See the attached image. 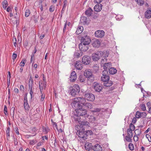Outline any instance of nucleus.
<instances>
[{
    "label": "nucleus",
    "instance_id": "f257e3e1",
    "mask_svg": "<svg viewBox=\"0 0 151 151\" xmlns=\"http://www.w3.org/2000/svg\"><path fill=\"white\" fill-rule=\"evenodd\" d=\"M77 118H75V120L77 122L78 121V123L79 124H77L76 125L75 127L76 130H77V133H78L79 131H83L84 130V129L83 128V126H85L86 127H89L90 124L89 122L85 121H79L78 120V119H79V117L77 116Z\"/></svg>",
    "mask_w": 151,
    "mask_h": 151
},
{
    "label": "nucleus",
    "instance_id": "f03ea898",
    "mask_svg": "<svg viewBox=\"0 0 151 151\" xmlns=\"http://www.w3.org/2000/svg\"><path fill=\"white\" fill-rule=\"evenodd\" d=\"M86 99L83 97H78L74 99L73 100V102L71 103V105L73 107H76L79 106V103L84 105L86 102Z\"/></svg>",
    "mask_w": 151,
    "mask_h": 151
},
{
    "label": "nucleus",
    "instance_id": "7ed1b4c3",
    "mask_svg": "<svg viewBox=\"0 0 151 151\" xmlns=\"http://www.w3.org/2000/svg\"><path fill=\"white\" fill-rule=\"evenodd\" d=\"M84 131L83 130V131H79V132L77 133L79 137L85 139L87 138L88 135H91L92 134V132L91 130H87L84 132Z\"/></svg>",
    "mask_w": 151,
    "mask_h": 151
},
{
    "label": "nucleus",
    "instance_id": "20e7f679",
    "mask_svg": "<svg viewBox=\"0 0 151 151\" xmlns=\"http://www.w3.org/2000/svg\"><path fill=\"white\" fill-rule=\"evenodd\" d=\"M84 75L85 76L88 78V80L90 81L91 82H93V81L94 77L90 69L86 70L84 72Z\"/></svg>",
    "mask_w": 151,
    "mask_h": 151
},
{
    "label": "nucleus",
    "instance_id": "39448f33",
    "mask_svg": "<svg viewBox=\"0 0 151 151\" xmlns=\"http://www.w3.org/2000/svg\"><path fill=\"white\" fill-rule=\"evenodd\" d=\"M73 88L70 91L72 96H74L79 93L80 91V88L79 85L75 84L73 86Z\"/></svg>",
    "mask_w": 151,
    "mask_h": 151
},
{
    "label": "nucleus",
    "instance_id": "423d86ee",
    "mask_svg": "<svg viewBox=\"0 0 151 151\" xmlns=\"http://www.w3.org/2000/svg\"><path fill=\"white\" fill-rule=\"evenodd\" d=\"M102 76L101 77V80L104 82H107L109 80V77L108 75V71L106 70H104L102 72Z\"/></svg>",
    "mask_w": 151,
    "mask_h": 151
},
{
    "label": "nucleus",
    "instance_id": "0eeeda50",
    "mask_svg": "<svg viewBox=\"0 0 151 151\" xmlns=\"http://www.w3.org/2000/svg\"><path fill=\"white\" fill-rule=\"evenodd\" d=\"M102 51H98L96 53H93L92 54V57L93 60L94 61H97L101 57V55L102 54Z\"/></svg>",
    "mask_w": 151,
    "mask_h": 151
},
{
    "label": "nucleus",
    "instance_id": "6e6552de",
    "mask_svg": "<svg viewBox=\"0 0 151 151\" xmlns=\"http://www.w3.org/2000/svg\"><path fill=\"white\" fill-rule=\"evenodd\" d=\"M76 111L77 114L80 116H83L86 114V110L82 108L81 106H78L76 109Z\"/></svg>",
    "mask_w": 151,
    "mask_h": 151
},
{
    "label": "nucleus",
    "instance_id": "1a4fd4ad",
    "mask_svg": "<svg viewBox=\"0 0 151 151\" xmlns=\"http://www.w3.org/2000/svg\"><path fill=\"white\" fill-rule=\"evenodd\" d=\"M91 42V39L89 36L86 35L84 36H83L81 37V43L89 44Z\"/></svg>",
    "mask_w": 151,
    "mask_h": 151
},
{
    "label": "nucleus",
    "instance_id": "9d476101",
    "mask_svg": "<svg viewBox=\"0 0 151 151\" xmlns=\"http://www.w3.org/2000/svg\"><path fill=\"white\" fill-rule=\"evenodd\" d=\"M84 97L88 101H93L95 99L94 95L92 93H86Z\"/></svg>",
    "mask_w": 151,
    "mask_h": 151
},
{
    "label": "nucleus",
    "instance_id": "9b49d317",
    "mask_svg": "<svg viewBox=\"0 0 151 151\" xmlns=\"http://www.w3.org/2000/svg\"><path fill=\"white\" fill-rule=\"evenodd\" d=\"M82 62L85 65H88L91 62V58L90 56L87 55L84 56L82 59Z\"/></svg>",
    "mask_w": 151,
    "mask_h": 151
},
{
    "label": "nucleus",
    "instance_id": "f8f14e48",
    "mask_svg": "<svg viewBox=\"0 0 151 151\" xmlns=\"http://www.w3.org/2000/svg\"><path fill=\"white\" fill-rule=\"evenodd\" d=\"M89 44L81 43L79 45V47L81 50L85 51L88 49Z\"/></svg>",
    "mask_w": 151,
    "mask_h": 151
},
{
    "label": "nucleus",
    "instance_id": "ddd939ff",
    "mask_svg": "<svg viewBox=\"0 0 151 151\" xmlns=\"http://www.w3.org/2000/svg\"><path fill=\"white\" fill-rule=\"evenodd\" d=\"M96 37L99 38H101L103 37L104 35V32L103 30H98L95 33Z\"/></svg>",
    "mask_w": 151,
    "mask_h": 151
},
{
    "label": "nucleus",
    "instance_id": "4468645a",
    "mask_svg": "<svg viewBox=\"0 0 151 151\" xmlns=\"http://www.w3.org/2000/svg\"><path fill=\"white\" fill-rule=\"evenodd\" d=\"M95 91L97 92H100L102 89V86L99 83H95L93 85Z\"/></svg>",
    "mask_w": 151,
    "mask_h": 151
},
{
    "label": "nucleus",
    "instance_id": "2eb2a0df",
    "mask_svg": "<svg viewBox=\"0 0 151 151\" xmlns=\"http://www.w3.org/2000/svg\"><path fill=\"white\" fill-rule=\"evenodd\" d=\"M147 114L145 112H140L139 111H137L135 117L137 118H139L141 117L145 118Z\"/></svg>",
    "mask_w": 151,
    "mask_h": 151
},
{
    "label": "nucleus",
    "instance_id": "dca6fc26",
    "mask_svg": "<svg viewBox=\"0 0 151 151\" xmlns=\"http://www.w3.org/2000/svg\"><path fill=\"white\" fill-rule=\"evenodd\" d=\"M70 80L71 82H73L75 81L77 78V74L75 71L72 72L70 76Z\"/></svg>",
    "mask_w": 151,
    "mask_h": 151
},
{
    "label": "nucleus",
    "instance_id": "f3484780",
    "mask_svg": "<svg viewBox=\"0 0 151 151\" xmlns=\"http://www.w3.org/2000/svg\"><path fill=\"white\" fill-rule=\"evenodd\" d=\"M101 44L100 41L99 40L97 39H94L93 40L92 45L94 47H99Z\"/></svg>",
    "mask_w": 151,
    "mask_h": 151
},
{
    "label": "nucleus",
    "instance_id": "a211bd4d",
    "mask_svg": "<svg viewBox=\"0 0 151 151\" xmlns=\"http://www.w3.org/2000/svg\"><path fill=\"white\" fill-rule=\"evenodd\" d=\"M75 67L77 69L81 70L82 68L83 65L80 61H77L75 63Z\"/></svg>",
    "mask_w": 151,
    "mask_h": 151
},
{
    "label": "nucleus",
    "instance_id": "6ab92c4d",
    "mask_svg": "<svg viewBox=\"0 0 151 151\" xmlns=\"http://www.w3.org/2000/svg\"><path fill=\"white\" fill-rule=\"evenodd\" d=\"M95 151H102V148L101 146L99 144H96L93 147Z\"/></svg>",
    "mask_w": 151,
    "mask_h": 151
},
{
    "label": "nucleus",
    "instance_id": "aec40b11",
    "mask_svg": "<svg viewBox=\"0 0 151 151\" xmlns=\"http://www.w3.org/2000/svg\"><path fill=\"white\" fill-rule=\"evenodd\" d=\"M102 7V5L101 4H97L94 7V10L95 11L99 12L101 10Z\"/></svg>",
    "mask_w": 151,
    "mask_h": 151
},
{
    "label": "nucleus",
    "instance_id": "412c9836",
    "mask_svg": "<svg viewBox=\"0 0 151 151\" xmlns=\"http://www.w3.org/2000/svg\"><path fill=\"white\" fill-rule=\"evenodd\" d=\"M145 17L147 19L151 17V9L147 10L145 12Z\"/></svg>",
    "mask_w": 151,
    "mask_h": 151
},
{
    "label": "nucleus",
    "instance_id": "4be33fe9",
    "mask_svg": "<svg viewBox=\"0 0 151 151\" xmlns=\"http://www.w3.org/2000/svg\"><path fill=\"white\" fill-rule=\"evenodd\" d=\"M103 65L104 70H107V68H110L111 66V63H106Z\"/></svg>",
    "mask_w": 151,
    "mask_h": 151
},
{
    "label": "nucleus",
    "instance_id": "5701e85b",
    "mask_svg": "<svg viewBox=\"0 0 151 151\" xmlns=\"http://www.w3.org/2000/svg\"><path fill=\"white\" fill-rule=\"evenodd\" d=\"M109 72L110 74L113 75L116 73L117 70L116 68L114 67H110L109 69Z\"/></svg>",
    "mask_w": 151,
    "mask_h": 151
},
{
    "label": "nucleus",
    "instance_id": "b1692460",
    "mask_svg": "<svg viewBox=\"0 0 151 151\" xmlns=\"http://www.w3.org/2000/svg\"><path fill=\"white\" fill-rule=\"evenodd\" d=\"M83 30V27L82 26L78 27L76 32V33L77 35H79L82 33Z\"/></svg>",
    "mask_w": 151,
    "mask_h": 151
},
{
    "label": "nucleus",
    "instance_id": "393cba45",
    "mask_svg": "<svg viewBox=\"0 0 151 151\" xmlns=\"http://www.w3.org/2000/svg\"><path fill=\"white\" fill-rule=\"evenodd\" d=\"M93 10L91 8H89L85 12L86 14L88 16L91 15Z\"/></svg>",
    "mask_w": 151,
    "mask_h": 151
},
{
    "label": "nucleus",
    "instance_id": "a878e982",
    "mask_svg": "<svg viewBox=\"0 0 151 151\" xmlns=\"http://www.w3.org/2000/svg\"><path fill=\"white\" fill-rule=\"evenodd\" d=\"M29 89H30L29 93L31 95V98H32L33 97V88L32 86V85H30V84H29Z\"/></svg>",
    "mask_w": 151,
    "mask_h": 151
},
{
    "label": "nucleus",
    "instance_id": "bb28decb",
    "mask_svg": "<svg viewBox=\"0 0 151 151\" xmlns=\"http://www.w3.org/2000/svg\"><path fill=\"white\" fill-rule=\"evenodd\" d=\"M91 144L88 142H87L85 145V148L86 150H88L90 149H91Z\"/></svg>",
    "mask_w": 151,
    "mask_h": 151
},
{
    "label": "nucleus",
    "instance_id": "cd10ccee",
    "mask_svg": "<svg viewBox=\"0 0 151 151\" xmlns=\"http://www.w3.org/2000/svg\"><path fill=\"white\" fill-rule=\"evenodd\" d=\"M82 55V52H76L74 53V56L75 57L79 58Z\"/></svg>",
    "mask_w": 151,
    "mask_h": 151
},
{
    "label": "nucleus",
    "instance_id": "c85d7f7f",
    "mask_svg": "<svg viewBox=\"0 0 151 151\" xmlns=\"http://www.w3.org/2000/svg\"><path fill=\"white\" fill-rule=\"evenodd\" d=\"M83 106L86 107L87 108L89 109H91L92 108V105L88 103H86Z\"/></svg>",
    "mask_w": 151,
    "mask_h": 151
},
{
    "label": "nucleus",
    "instance_id": "c756f323",
    "mask_svg": "<svg viewBox=\"0 0 151 151\" xmlns=\"http://www.w3.org/2000/svg\"><path fill=\"white\" fill-rule=\"evenodd\" d=\"M102 54L101 55V57H103L104 58H106L107 57L109 54V53L108 51H106L104 52H102Z\"/></svg>",
    "mask_w": 151,
    "mask_h": 151
},
{
    "label": "nucleus",
    "instance_id": "7c9ffc66",
    "mask_svg": "<svg viewBox=\"0 0 151 151\" xmlns=\"http://www.w3.org/2000/svg\"><path fill=\"white\" fill-rule=\"evenodd\" d=\"M112 83L111 81L108 80L107 82H104V85L106 87H109L112 85Z\"/></svg>",
    "mask_w": 151,
    "mask_h": 151
},
{
    "label": "nucleus",
    "instance_id": "2f4dec72",
    "mask_svg": "<svg viewBox=\"0 0 151 151\" xmlns=\"http://www.w3.org/2000/svg\"><path fill=\"white\" fill-rule=\"evenodd\" d=\"M8 2L6 0H4L2 2V6L4 9H5L8 6Z\"/></svg>",
    "mask_w": 151,
    "mask_h": 151
},
{
    "label": "nucleus",
    "instance_id": "473e14b6",
    "mask_svg": "<svg viewBox=\"0 0 151 151\" xmlns=\"http://www.w3.org/2000/svg\"><path fill=\"white\" fill-rule=\"evenodd\" d=\"M132 137H131V136H129L127 135L125 137V139L128 142H132V140L131 139V138Z\"/></svg>",
    "mask_w": 151,
    "mask_h": 151
},
{
    "label": "nucleus",
    "instance_id": "72a5a7b5",
    "mask_svg": "<svg viewBox=\"0 0 151 151\" xmlns=\"http://www.w3.org/2000/svg\"><path fill=\"white\" fill-rule=\"evenodd\" d=\"M80 20L82 23L85 24L86 22L87 18L86 17H81Z\"/></svg>",
    "mask_w": 151,
    "mask_h": 151
},
{
    "label": "nucleus",
    "instance_id": "f704fd0d",
    "mask_svg": "<svg viewBox=\"0 0 151 151\" xmlns=\"http://www.w3.org/2000/svg\"><path fill=\"white\" fill-rule=\"evenodd\" d=\"M24 109L26 110H28L29 109V107L27 102H24Z\"/></svg>",
    "mask_w": 151,
    "mask_h": 151
},
{
    "label": "nucleus",
    "instance_id": "c9c22d12",
    "mask_svg": "<svg viewBox=\"0 0 151 151\" xmlns=\"http://www.w3.org/2000/svg\"><path fill=\"white\" fill-rule=\"evenodd\" d=\"M127 136L133 137V133L132 131L127 129Z\"/></svg>",
    "mask_w": 151,
    "mask_h": 151
},
{
    "label": "nucleus",
    "instance_id": "e433bc0d",
    "mask_svg": "<svg viewBox=\"0 0 151 151\" xmlns=\"http://www.w3.org/2000/svg\"><path fill=\"white\" fill-rule=\"evenodd\" d=\"M26 60H22L21 62L19 64L22 67H24L25 65V63H26Z\"/></svg>",
    "mask_w": 151,
    "mask_h": 151
},
{
    "label": "nucleus",
    "instance_id": "4c0bfd02",
    "mask_svg": "<svg viewBox=\"0 0 151 151\" xmlns=\"http://www.w3.org/2000/svg\"><path fill=\"white\" fill-rule=\"evenodd\" d=\"M128 129L132 131H133L135 129V126L133 124L131 123L129 125V128Z\"/></svg>",
    "mask_w": 151,
    "mask_h": 151
},
{
    "label": "nucleus",
    "instance_id": "58836bf2",
    "mask_svg": "<svg viewBox=\"0 0 151 151\" xmlns=\"http://www.w3.org/2000/svg\"><path fill=\"white\" fill-rule=\"evenodd\" d=\"M137 3L140 5H142L144 3L143 0H135Z\"/></svg>",
    "mask_w": 151,
    "mask_h": 151
},
{
    "label": "nucleus",
    "instance_id": "ea45409f",
    "mask_svg": "<svg viewBox=\"0 0 151 151\" xmlns=\"http://www.w3.org/2000/svg\"><path fill=\"white\" fill-rule=\"evenodd\" d=\"M129 148L131 150H133L134 149V145L132 143H129Z\"/></svg>",
    "mask_w": 151,
    "mask_h": 151
},
{
    "label": "nucleus",
    "instance_id": "a19ab883",
    "mask_svg": "<svg viewBox=\"0 0 151 151\" xmlns=\"http://www.w3.org/2000/svg\"><path fill=\"white\" fill-rule=\"evenodd\" d=\"M140 107L141 109L143 111H145L146 110V107L145 105L144 104H141Z\"/></svg>",
    "mask_w": 151,
    "mask_h": 151
},
{
    "label": "nucleus",
    "instance_id": "79ce46f5",
    "mask_svg": "<svg viewBox=\"0 0 151 151\" xmlns=\"http://www.w3.org/2000/svg\"><path fill=\"white\" fill-rule=\"evenodd\" d=\"M30 13V12L29 9L26 10L25 14V16L26 17H28Z\"/></svg>",
    "mask_w": 151,
    "mask_h": 151
},
{
    "label": "nucleus",
    "instance_id": "37998d69",
    "mask_svg": "<svg viewBox=\"0 0 151 151\" xmlns=\"http://www.w3.org/2000/svg\"><path fill=\"white\" fill-rule=\"evenodd\" d=\"M40 84H41V86H42V88H44V89H45V88L46 87V82H44V83H42V82H39V86H40Z\"/></svg>",
    "mask_w": 151,
    "mask_h": 151
},
{
    "label": "nucleus",
    "instance_id": "c03bdc74",
    "mask_svg": "<svg viewBox=\"0 0 151 151\" xmlns=\"http://www.w3.org/2000/svg\"><path fill=\"white\" fill-rule=\"evenodd\" d=\"M123 17V16L122 15H118L116 17V19L117 20H120Z\"/></svg>",
    "mask_w": 151,
    "mask_h": 151
},
{
    "label": "nucleus",
    "instance_id": "a18cd8bd",
    "mask_svg": "<svg viewBox=\"0 0 151 151\" xmlns=\"http://www.w3.org/2000/svg\"><path fill=\"white\" fill-rule=\"evenodd\" d=\"M107 62V59L106 58H102L101 60V63L102 64H104L106 63Z\"/></svg>",
    "mask_w": 151,
    "mask_h": 151
},
{
    "label": "nucleus",
    "instance_id": "49530a36",
    "mask_svg": "<svg viewBox=\"0 0 151 151\" xmlns=\"http://www.w3.org/2000/svg\"><path fill=\"white\" fill-rule=\"evenodd\" d=\"M79 80L80 82L82 83H84L85 82L86 79L83 77H80Z\"/></svg>",
    "mask_w": 151,
    "mask_h": 151
},
{
    "label": "nucleus",
    "instance_id": "de8ad7c7",
    "mask_svg": "<svg viewBox=\"0 0 151 151\" xmlns=\"http://www.w3.org/2000/svg\"><path fill=\"white\" fill-rule=\"evenodd\" d=\"M146 137L148 141L149 142H151V137L150 134H147L146 135Z\"/></svg>",
    "mask_w": 151,
    "mask_h": 151
},
{
    "label": "nucleus",
    "instance_id": "09e8293b",
    "mask_svg": "<svg viewBox=\"0 0 151 151\" xmlns=\"http://www.w3.org/2000/svg\"><path fill=\"white\" fill-rule=\"evenodd\" d=\"M63 9L65 8L66 6L67 1V0H63Z\"/></svg>",
    "mask_w": 151,
    "mask_h": 151
},
{
    "label": "nucleus",
    "instance_id": "8fccbe9b",
    "mask_svg": "<svg viewBox=\"0 0 151 151\" xmlns=\"http://www.w3.org/2000/svg\"><path fill=\"white\" fill-rule=\"evenodd\" d=\"M55 7L53 6H51L49 8V11L51 12H52L54 11Z\"/></svg>",
    "mask_w": 151,
    "mask_h": 151
},
{
    "label": "nucleus",
    "instance_id": "3c124183",
    "mask_svg": "<svg viewBox=\"0 0 151 151\" xmlns=\"http://www.w3.org/2000/svg\"><path fill=\"white\" fill-rule=\"evenodd\" d=\"M87 117H90L89 118H88L89 119H90V117H91V119H92V120H91V122H94V120H95V119L94 117L93 116H90L89 115H87Z\"/></svg>",
    "mask_w": 151,
    "mask_h": 151
},
{
    "label": "nucleus",
    "instance_id": "603ef678",
    "mask_svg": "<svg viewBox=\"0 0 151 151\" xmlns=\"http://www.w3.org/2000/svg\"><path fill=\"white\" fill-rule=\"evenodd\" d=\"M134 140L135 142H137L138 140V137L137 135H135L134 137Z\"/></svg>",
    "mask_w": 151,
    "mask_h": 151
},
{
    "label": "nucleus",
    "instance_id": "864d4df0",
    "mask_svg": "<svg viewBox=\"0 0 151 151\" xmlns=\"http://www.w3.org/2000/svg\"><path fill=\"white\" fill-rule=\"evenodd\" d=\"M7 107L6 106H4V113L6 115L7 114Z\"/></svg>",
    "mask_w": 151,
    "mask_h": 151
},
{
    "label": "nucleus",
    "instance_id": "5fc2aeb1",
    "mask_svg": "<svg viewBox=\"0 0 151 151\" xmlns=\"http://www.w3.org/2000/svg\"><path fill=\"white\" fill-rule=\"evenodd\" d=\"M100 111V109L99 108H96L94 109L92 111L93 112H99Z\"/></svg>",
    "mask_w": 151,
    "mask_h": 151
},
{
    "label": "nucleus",
    "instance_id": "6e6d98bb",
    "mask_svg": "<svg viewBox=\"0 0 151 151\" xmlns=\"http://www.w3.org/2000/svg\"><path fill=\"white\" fill-rule=\"evenodd\" d=\"M17 55L15 53H13L12 55V59L13 60H15L17 58Z\"/></svg>",
    "mask_w": 151,
    "mask_h": 151
},
{
    "label": "nucleus",
    "instance_id": "4d7b16f0",
    "mask_svg": "<svg viewBox=\"0 0 151 151\" xmlns=\"http://www.w3.org/2000/svg\"><path fill=\"white\" fill-rule=\"evenodd\" d=\"M103 0H94V2L96 3H101Z\"/></svg>",
    "mask_w": 151,
    "mask_h": 151
},
{
    "label": "nucleus",
    "instance_id": "13d9d810",
    "mask_svg": "<svg viewBox=\"0 0 151 151\" xmlns=\"http://www.w3.org/2000/svg\"><path fill=\"white\" fill-rule=\"evenodd\" d=\"M45 98V96L44 95L42 94L41 96V101H43L44 99Z\"/></svg>",
    "mask_w": 151,
    "mask_h": 151
},
{
    "label": "nucleus",
    "instance_id": "bf43d9fd",
    "mask_svg": "<svg viewBox=\"0 0 151 151\" xmlns=\"http://www.w3.org/2000/svg\"><path fill=\"white\" fill-rule=\"evenodd\" d=\"M15 129L16 130L15 131L16 133L18 135H19V132L18 128H15Z\"/></svg>",
    "mask_w": 151,
    "mask_h": 151
},
{
    "label": "nucleus",
    "instance_id": "052dcab7",
    "mask_svg": "<svg viewBox=\"0 0 151 151\" xmlns=\"http://www.w3.org/2000/svg\"><path fill=\"white\" fill-rule=\"evenodd\" d=\"M6 11L9 12L10 11H11V8L10 6H8L6 9Z\"/></svg>",
    "mask_w": 151,
    "mask_h": 151
},
{
    "label": "nucleus",
    "instance_id": "680f3d73",
    "mask_svg": "<svg viewBox=\"0 0 151 151\" xmlns=\"http://www.w3.org/2000/svg\"><path fill=\"white\" fill-rule=\"evenodd\" d=\"M27 102V95L25 96L24 98V102Z\"/></svg>",
    "mask_w": 151,
    "mask_h": 151
},
{
    "label": "nucleus",
    "instance_id": "e2e57ef3",
    "mask_svg": "<svg viewBox=\"0 0 151 151\" xmlns=\"http://www.w3.org/2000/svg\"><path fill=\"white\" fill-rule=\"evenodd\" d=\"M42 86H41V84H40V92L41 93H42L43 89V88H42Z\"/></svg>",
    "mask_w": 151,
    "mask_h": 151
},
{
    "label": "nucleus",
    "instance_id": "0e129e2a",
    "mask_svg": "<svg viewBox=\"0 0 151 151\" xmlns=\"http://www.w3.org/2000/svg\"><path fill=\"white\" fill-rule=\"evenodd\" d=\"M20 90H21V91H23L24 90V86L23 85H20Z\"/></svg>",
    "mask_w": 151,
    "mask_h": 151
},
{
    "label": "nucleus",
    "instance_id": "69168bd1",
    "mask_svg": "<svg viewBox=\"0 0 151 151\" xmlns=\"http://www.w3.org/2000/svg\"><path fill=\"white\" fill-rule=\"evenodd\" d=\"M44 139H45L46 140L48 139V137L47 136H45L44 137H42V139L43 140H44Z\"/></svg>",
    "mask_w": 151,
    "mask_h": 151
},
{
    "label": "nucleus",
    "instance_id": "338daca9",
    "mask_svg": "<svg viewBox=\"0 0 151 151\" xmlns=\"http://www.w3.org/2000/svg\"><path fill=\"white\" fill-rule=\"evenodd\" d=\"M15 42H14V45L15 47H16V46H17V39L16 38H15Z\"/></svg>",
    "mask_w": 151,
    "mask_h": 151
},
{
    "label": "nucleus",
    "instance_id": "774afa93",
    "mask_svg": "<svg viewBox=\"0 0 151 151\" xmlns=\"http://www.w3.org/2000/svg\"><path fill=\"white\" fill-rule=\"evenodd\" d=\"M45 37V35L44 34L42 35L40 37V38L41 39H42Z\"/></svg>",
    "mask_w": 151,
    "mask_h": 151
}]
</instances>
